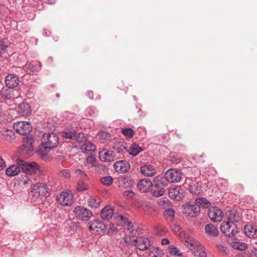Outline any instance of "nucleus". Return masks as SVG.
Returning a JSON list of instances; mask_svg holds the SVG:
<instances>
[{"label": "nucleus", "mask_w": 257, "mask_h": 257, "mask_svg": "<svg viewBox=\"0 0 257 257\" xmlns=\"http://www.w3.org/2000/svg\"><path fill=\"white\" fill-rule=\"evenodd\" d=\"M17 163L26 174L32 177L34 180H36L42 174L40 166L35 162L28 163L22 160L18 159Z\"/></svg>", "instance_id": "1"}, {"label": "nucleus", "mask_w": 257, "mask_h": 257, "mask_svg": "<svg viewBox=\"0 0 257 257\" xmlns=\"http://www.w3.org/2000/svg\"><path fill=\"white\" fill-rule=\"evenodd\" d=\"M59 143V139L54 133H48L43 135L42 138V148L47 152L56 148Z\"/></svg>", "instance_id": "2"}, {"label": "nucleus", "mask_w": 257, "mask_h": 257, "mask_svg": "<svg viewBox=\"0 0 257 257\" xmlns=\"http://www.w3.org/2000/svg\"><path fill=\"white\" fill-rule=\"evenodd\" d=\"M153 186L154 188L152 194L156 197H160L164 193V189L167 186L165 179L160 176H157L154 178Z\"/></svg>", "instance_id": "3"}, {"label": "nucleus", "mask_w": 257, "mask_h": 257, "mask_svg": "<svg viewBox=\"0 0 257 257\" xmlns=\"http://www.w3.org/2000/svg\"><path fill=\"white\" fill-rule=\"evenodd\" d=\"M32 192L33 197L40 199L47 197L49 194L48 187L41 183H37L33 186Z\"/></svg>", "instance_id": "4"}, {"label": "nucleus", "mask_w": 257, "mask_h": 257, "mask_svg": "<svg viewBox=\"0 0 257 257\" xmlns=\"http://www.w3.org/2000/svg\"><path fill=\"white\" fill-rule=\"evenodd\" d=\"M58 202L62 206H70L74 202V196L69 191H63L56 196Z\"/></svg>", "instance_id": "5"}, {"label": "nucleus", "mask_w": 257, "mask_h": 257, "mask_svg": "<svg viewBox=\"0 0 257 257\" xmlns=\"http://www.w3.org/2000/svg\"><path fill=\"white\" fill-rule=\"evenodd\" d=\"M73 212L75 217L82 221H87L92 216V213L89 210L81 206L75 207Z\"/></svg>", "instance_id": "6"}, {"label": "nucleus", "mask_w": 257, "mask_h": 257, "mask_svg": "<svg viewBox=\"0 0 257 257\" xmlns=\"http://www.w3.org/2000/svg\"><path fill=\"white\" fill-rule=\"evenodd\" d=\"M208 217L213 222H220L223 217V213L221 209L216 206H211L207 210Z\"/></svg>", "instance_id": "7"}, {"label": "nucleus", "mask_w": 257, "mask_h": 257, "mask_svg": "<svg viewBox=\"0 0 257 257\" xmlns=\"http://www.w3.org/2000/svg\"><path fill=\"white\" fill-rule=\"evenodd\" d=\"M14 128L20 135L25 136L31 131L32 125L28 121H20L14 123Z\"/></svg>", "instance_id": "8"}, {"label": "nucleus", "mask_w": 257, "mask_h": 257, "mask_svg": "<svg viewBox=\"0 0 257 257\" xmlns=\"http://www.w3.org/2000/svg\"><path fill=\"white\" fill-rule=\"evenodd\" d=\"M220 229L222 233L229 236H232L237 232V228L235 223L224 221L221 223Z\"/></svg>", "instance_id": "9"}, {"label": "nucleus", "mask_w": 257, "mask_h": 257, "mask_svg": "<svg viewBox=\"0 0 257 257\" xmlns=\"http://www.w3.org/2000/svg\"><path fill=\"white\" fill-rule=\"evenodd\" d=\"M182 178V173L176 169H170L165 173V179L171 183L179 182Z\"/></svg>", "instance_id": "10"}, {"label": "nucleus", "mask_w": 257, "mask_h": 257, "mask_svg": "<svg viewBox=\"0 0 257 257\" xmlns=\"http://www.w3.org/2000/svg\"><path fill=\"white\" fill-rule=\"evenodd\" d=\"M183 212L189 216L195 217L198 216L200 210H199V207L194 202L193 203L188 202L183 206Z\"/></svg>", "instance_id": "11"}, {"label": "nucleus", "mask_w": 257, "mask_h": 257, "mask_svg": "<svg viewBox=\"0 0 257 257\" xmlns=\"http://www.w3.org/2000/svg\"><path fill=\"white\" fill-rule=\"evenodd\" d=\"M89 229L93 233H100L105 231V225L100 220H94L89 223Z\"/></svg>", "instance_id": "12"}, {"label": "nucleus", "mask_w": 257, "mask_h": 257, "mask_svg": "<svg viewBox=\"0 0 257 257\" xmlns=\"http://www.w3.org/2000/svg\"><path fill=\"white\" fill-rule=\"evenodd\" d=\"M99 158L103 162L113 161L115 158V153L113 151L103 149L99 152Z\"/></svg>", "instance_id": "13"}, {"label": "nucleus", "mask_w": 257, "mask_h": 257, "mask_svg": "<svg viewBox=\"0 0 257 257\" xmlns=\"http://www.w3.org/2000/svg\"><path fill=\"white\" fill-rule=\"evenodd\" d=\"M134 245L141 250L147 249L151 245L149 239L146 237H139L134 239Z\"/></svg>", "instance_id": "14"}, {"label": "nucleus", "mask_w": 257, "mask_h": 257, "mask_svg": "<svg viewBox=\"0 0 257 257\" xmlns=\"http://www.w3.org/2000/svg\"><path fill=\"white\" fill-rule=\"evenodd\" d=\"M114 170L118 173H124L126 172L130 168L129 163L124 160L116 162L113 165Z\"/></svg>", "instance_id": "15"}, {"label": "nucleus", "mask_w": 257, "mask_h": 257, "mask_svg": "<svg viewBox=\"0 0 257 257\" xmlns=\"http://www.w3.org/2000/svg\"><path fill=\"white\" fill-rule=\"evenodd\" d=\"M140 170L141 173L146 177H152L154 176L156 173V170L155 167L149 164L142 166Z\"/></svg>", "instance_id": "16"}, {"label": "nucleus", "mask_w": 257, "mask_h": 257, "mask_svg": "<svg viewBox=\"0 0 257 257\" xmlns=\"http://www.w3.org/2000/svg\"><path fill=\"white\" fill-rule=\"evenodd\" d=\"M183 189L181 187H175L169 189V195L171 199L179 200L184 196Z\"/></svg>", "instance_id": "17"}, {"label": "nucleus", "mask_w": 257, "mask_h": 257, "mask_svg": "<svg viewBox=\"0 0 257 257\" xmlns=\"http://www.w3.org/2000/svg\"><path fill=\"white\" fill-rule=\"evenodd\" d=\"M226 218L233 223L238 222L240 220V216L239 212L235 209L227 210L225 214Z\"/></svg>", "instance_id": "18"}, {"label": "nucleus", "mask_w": 257, "mask_h": 257, "mask_svg": "<svg viewBox=\"0 0 257 257\" xmlns=\"http://www.w3.org/2000/svg\"><path fill=\"white\" fill-rule=\"evenodd\" d=\"M19 79L17 76L14 74H9L5 78V83L9 88H15L19 84Z\"/></svg>", "instance_id": "19"}, {"label": "nucleus", "mask_w": 257, "mask_h": 257, "mask_svg": "<svg viewBox=\"0 0 257 257\" xmlns=\"http://www.w3.org/2000/svg\"><path fill=\"white\" fill-rule=\"evenodd\" d=\"M34 139L32 137H27L23 139V150L27 153H30L33 151Z\"/></svg>", "instance_id": "20"}, {"label": "nucleus", "mask_w": 257, "mask_h": 257, "mask_svg": "<svg viewBox=\"0 0 257 257\" xmlns=\"http://www.w3.org/2000/svg\"><path fill=\"white\" fill-rule=\"evenodd\" d=\"M153 186L152 182L148 179H143L139 181L137 188L144 192H146Z\"/></svg>", "instance_id": "21"}, {"label": "nucleus", "mask_w": 257, "mask_h": 257, "mask_svg": "<svg viewBox=\"0 0 257 257\" xmlns=\"http://www.w3.org/2000/svg\"><path fill=\"white\" fill-rule=\"evenodd\" d=\"M114 210L110 206H106L100 212V216L103 220H110L113 214Z\"/></svg>", "instance_id": "22"}, {"label": "nucleus", "mask_w": 257, "mask_h": 257, "mask_svg": "<svg viewBox=\"0 0 257 257\" xmlns=\"http://www.w3.org/2000/svg\"><path fill=\"white\" fill-rule=\"evenodd\" d=\"M80 150L83 153L88 154L95 151V145L89 141H85L80 147Z\"/></svg>", "instance_id": "23"}, {"label": "nucleus", "mask_w": 257, "mask_h": 257, "mask_svg": "<svg viewBox=\"0 0 257 257\" xmlns=\"http://www.w3.org/2000/svg\"><path fill=\"white\" fill-rule=\"evenodd\" d=\"M244 231L245 235L249 237L254 239L257 237V227L247 225L244 227Z\"/></svg>", "instance_id": "24"}, {"label": "nucleus", "mask_w": 257, "mask_h": 257, "mask_svg": "<svg viewBox=\"0 0 257 257\" xmlns=\"http://www.w3.org/2000/svg\"><path fill=\"white\" fill-rule=\"evenodd\" d=\"M19 112L23 116H29L31 113V107L30 105L27 103H21L19 106Z\"/></svg>", "instance_id": "25"}, {"label": "nucleus", "mask_w": 257, "mask_h": 257, "mask_svg": "<svg viewBox=\"0 0 257 257\" xmlns=\"http://www.w3.org/2000/svg\"><path fill=\"white\" fill-rule=\"evenodd\" d=\"M21 167L18 165H12L6 170V174L9 177H13L18 175L21 171Z\"/></svg>", "instance_id": "26"}, {"label": "nucleus", "mask_w": 257, "mask_h": 257, "mask_svg": "<svg viewBox=\"0 0 257 257\" xmlns=\"http://www.w3.org/2000/svg\"><path fill=\"white\" fill-rule=\"evenodd\" d=\"M206 233L211 236H216L218 234L217 228L212 224H207L205 226Z\"/></svg>", "instance_id": "27"}, {"label": "nucleus", "mask_w": 257, "mask_h": 257, "mask_svg": "<svg viewBox=\"0 0 257 257\" xmlns=\"http://www.w3.org/2000/svg\"><path fill=\"white\" fill-rule=\"evenodd\" d=\"M143 151L142 147L138 145L133 144L131 146L130 149L127 152L132 156H136Z\"/></svg>", "instance_id": "28"}, {"label": "nucleus", "mask_w": 257, "mask_h": 257, "mask_svg": "<svg viewBox=\"0 0 257 257\" xmlns=\"http://www.w3.org/2000/svg\"><path fill=\"white\" fill-rule=\"evenodd\" d=\"M100 198L96 196H91L88 199V205L91 208H98L100 205Z\"/></svg>", "instance_id": "29"}, {"label": "nucleus", "mask_w": 257, "mask_h": 257, "mask_svg": "<svg viewBox=\"0 0 257 257\" xmlns=\"http://www.w3.org/2000/svg\"><path fill=\"white\" fill-rule=\"evenodd\" d=\"M193 253L195 257H207L205 248L201 244H198L195 250L193 251Z\"/></svg>", "instance_id": "30"}, {"label": "nucleus", "mask_w": 257, "mask_h": 257, "mask_svg": "<svg viewBox=\"0 0 257 257\" xmlns=\"http://www.w3.org/2000/svg\"><path fill=\"white\" fill-rule=\"evenodd\" d=\"M194 203L199 207V210L201 207H207L210 205V202L204 197L197 198Z\"/></svg>", "instance_id": "31"}, {"label": "nucleus", "mask_w": 257, "mask_h": 257, "mask_svg": "<svg viewBox=\"0 0 257 257\" xmlns=\"http://www.w3.org/2000/svg\"><path fill=\"white\" fill-rule=\"evenodd\" d=\"M164 217L169 221H173L175 216V211L173 209H166L164 212Z\"/></svg>", "instance_id": "32"}, {"label": "nucleus", "mask_w": 257, "mask_h": 257, "mask_svg": "<svg viewBox=\"0 0 257 257\" xmlns=\"http://www.w3.org/2000/svg\"><path fill=\"white\" fill-rule=\"evenodd\" d=\"M24 69L29 74H32L38 71V67L32 62L27 63L24 66Z\"/></svg>", "instance_id": "33"}, {"label": "nucleus", "mask_w": 257, "mask_h": 257, "mask_svg": "<svg viewBox=\"0 0 257 257\" xmlns=\"http://www.w3.org/2000/svg\"><path fill=\"white\" fill-rule=\"evenodd\" d=\"M232 247L235 249L243 251L247 247L246 244L240 241H233L231 243Z\"/></svg>", "instance_id": "34"}, {"label": "nucleus", "mask_w": 257, "mask_h": 257, "mask_svg": "<svg viewBox=\"0 0 257 257\" xmlns=\"http://www.w3.org/2000/svg\"><path fill=\"white\" fill-rule=\"evenodd\" d=\"M122 134L127 138H132L135 135L134 131L130 127H125L121 129Z\"/></svg>", "instance_id": "35"}, {"label": "nucleus", "mask_w": 257, "mask_h": 257, "mask_svg": "<svg viewBox=\"0 0 257 257\" xmlns=\"http://www.w3.org/2000/svg\"><path fill=\"white\" fill-rule=\"evenodd\" d=\"M189 191L195 194H199L201 191V187L196 183H192L189 185Z\"/></svg>", "instance_id": "36"}, {"label": "nucleus", "mask_w": 257, "mask_h": 257, "mask_svg": "<svg viewBox=\"0 0 257 257\" xmlns=\"http://www.w3.org/2000/svg\"><path fill=\"white\" fill-rule=\"evenodd\" d=\"M113 181V179L111 176L103 177L100 179V183L106 186H110L112 184Z\"/></svg>", "instance_id": "37"}, {"label": "nucleus", "mask_w": 257, "mask_h": 257, "mask_svg": "<svg viewBox=\"0 0 257 257\" xmlns=\"http://www.w3.org/2000/svg\"><path fill=\"white\" fill-rule=\"evenodd\" d=\"M163 254L162 250L158 247H154L150 252L149 256L150 257H161Z\"/></svg>", "instance_id": "38"}, {"label": "nucleus", "mask_w": 257, "mask_h": 257, "mask_svg": "<svg viewBox=\"0 0 257 257\" xmlns=\"http://www.w3.org/2000/svg\"><path fill=\"white\" fill-rule=\"evenodd\" d=\"M126 144L123 145L121 143H119L117 144H116L114 147V148L116 152L118 153H123L124 151H126V147L125 146Z\"/></svg>", "instance_id": "39"}, {"label": "nucleus", "mask_w": 257, "mask_h": 257, "mask_svg": "<svg viewBox=\"0 0 257 257\" xmlns=\"http://www.w3.org/2000/svg\"><path fill=\"white\" fill-rule=\"evenodd\" d=\"M75 174L77 178L86 180L87 179L86 174L82 170L77 169L75 171Z\"/></svg>", "instance_id": "40"}, {"label": "nucleus", "mask_w": 257, "mask_h": 257, "mask_svg": "<svg viewBox=\"0 0 257 257\" xmlns=\"http://www.w3.org/2000/svg\"><path fill=\"white\" fill-rule=\"evenodd\" d=\"M217 248L218 251L220 253L223 254V255H227L229 254L230 251L229 249L226 246L218 244L217 245Z\"/></svg>", "instance_id": "41"}, {"label": "nucleus", "mask_w": 257, "mask_h": 257, "mask_svg": "<svg viewBox=\"0 0 257 257\" xmlns=\"http://www.w3.org/2000/svg\"><path fill=\"white\" fill-rule=\"evenodd\" d=\"M85 113L87 116L93 117L97 115V110L94 107L90 106L86 109Z\"/></svg>", "instance_id": "42"}, {"label": "nucleus", "mask_w": 257, "mask_h": 257, "mask_svg": "<svg viewBox=\"0 0 257 257\" xmlns=\"http://www.w3.org/2000/svg\"><path fill=\"white\" fill-rule=\"evenodd\" d=\"M169 248L170 253L171 255H177L179 256H182V253H181L179 249L177 247L173 245H170Z\"/></svg>", "instance_id": "43"}, {"label": "nucleus", "mask_w": 257, "mask_h": 257, "mask_svg": "<svg viewBox=\"0 0 257 257\" xmlns=\"http://www.w3.org/2000/svg\"><path fill=\"white\" fill-rule=\"evenodd\" d=\"M86 161L87 163L90 164L93 167H96L98 164L95 157L93 155L88 156L86 159Z\"/></svg>", "instance_id": "44"}, {"label": "nucleus", "mask_w": 257, "mask_h": 257, "mask_svg": "<svg viewBox=\"0 0 257 257\" xmlns=\"http://www.w3.org/2000/svg\"><path fill=\"white\" fill-rule=\"evenodd\" d=\"M3 137L5 140L10 141L15 139V134L12 131L7 130L4 133Z\"/></svg>", "instance_id": "45"}, {"label": "nucleus", "mask_w": 257, "mask_h": 257, "mask_svg": "<svg viewBox=\"0 0 257 257\" xmlns=\"http://www.w3.org/2000/svg\"><path fill=\"white\" fill-rule=\"evenodd\" d=\"M185 244L190 250L192 251V253L196 249V247L198 245L197 243L194 242V241L187 240L185 241Z\"/></svg>", "instance_id": "46"}, {"label": "nucleus", "mask_w": 257, "mask_h": 257, "mask_svg": "<svg viewBox=\"0 0 257 257\" xmlns=\"http://www.w3.org/2000/svg\"><path fill=\"white\" fill-rule=\"evenodd\" d=\"M88 188V185L83 181H78L76 188L78 191H83L87 190Z\"/></svg>", "instance_id": "47"}, {"label": "nucleus", "mask_w": 257, "mask_h": 257, "mask_svg": "<svg viewBox=\"0 0 257 257\" xmlns=\"http://www.w3.org/2000/svg\"><path fill=\"white\" fill-rule=\"evenodd\" d=\"M75 131L63 132L62 136L66 139H71L75 136Z\"/></svg>", "instance_id": "48"}, {"label": "nucleus", "mask_w": 257, "mask_h": 257, "mask_svg": "<svg viewBox=\"0 0 257 257\" xmlns=\"http://www.w3.org/2000/svg\"><path fill=\"white\" fill-rule=\"evenodd\" d=\"M59 175L65 178H69L71 177V174L69 170L63 169L59 172Z\"/></svg>", "instance_id": "49"}, {"label": "nucleus", "mask_w": 257, "mask_h": 257, "mask_svg": "<svg viewBox=\"0 0 257 257\" xmlns=\"http://www.w3.org/2000/svg\"><path fill=\"white\" fill-rule=\"evenodd\" d=\"M99 137L101 140H105L108 139L110 137V135L107 132L103 131L99 133Z\"/></svg>", "instance_id": "50"}, {"label": "nucleus", "mask_w": 257, "mask_h": 257, "mask_svg": "<svg viewBox=\"0 0 257 257\" xmlns=\"http://www.w3.org/2000/svg\"><path fill=\"white\" fill-rule=\"evenodd\" d=\"M8 47L7 44L3 41H0V53L4 54Z\"/></svg>", "instance_id": "51"}, {"label": "nucleus", "mask_w": 257, "mask_h": 257, "mask_svg": "<svg viewBox=\"0 0 257 257\" xmlns=\"http://www.w3.org/2000/svg\"><path fill=\"white\" fill-rule=\"evenodd\" d=\"M33 178L27 175H26L23 177V184L24 185H28L32 182Z\"/></svg>", "instance_id": "52"}, {"label": "nucleus", "mask_w": 257, "mask_h": 257, "mask_svg": "<svg viewBox=\"0 0 257 257\" xmlns=\"http://www.w3.org/2000/svg\"><path fill=\"white\" fill-rule=\"evenodd\" d=\"M159 204L160 206H162L164 208H166L170 206V202L168 200H162L159 201Z\"/></svg>", "instance_id": "53"}, {"label": "nucleus", "mask_w": 257, "mask_h": 257, "mask_svg": "<svg viewBox=\"0 0 257 257\" xmlns=\"http://www.w3.org/2000/svg\"><path fill=\"white\" fill-rule=\"evenodd\" d=\"M118 218L121 221H122L123 222H124V223L127 224V226H130L132 224V223L131 222L128 221V219L126 217L123 216V215H119Z\"/></svg>", "instance_id": "54"}, {"label": "nucleus", "mask_w": 257, "mask_h": 257, "mask_svg": "<svg viewBox=\"0 0 257 257\" xmlns=\"http://www.w3.org/2000/svg\"><path fill=\"white\" fill-rule=\"evenodd\" d=\"M123 195L129 198H132L135 195V193L132 190H127L123 193Z\"/></svg>", "instance_id": "55"}, {"label": "nucleus", "mask_w": 257, "mask_h": 257, "mask_svg": "<svg viewBox=\"0 0 257 257\" xmlns=\"http://www.w3.org/2000/svg\"><path fill=\"white\" fill-rule=\"evenodd\" d=\"M37 154L39 156L42 157H44L47 155L46 153L44 152L42 149H39V150L37 151Z\"/></svg>", "instance_id": "56"}, {"label": "nucleus", "mask_w": 257, "mask_h": 257, "mask_svg": "<svg viewBox=\"0 0 257 257\" xmlns=\"http://www.w3.org/2000/svg\"><path fill=\"white\" fill-rule=\"evenodd\" d=\"M5 162L3 158L0 156V170L3 169L4 167L5 166Z\"/></svg>", "instance_id": "57"}, {"label": "nucleus", "mask_w": 257, "mask_h": 257, "mask_svg": "<svg viewBox=\"0 0 257 257\" xmlns=\"http://www.w3.org/2000/svg\"><path fill=\"white\" fill-rule=\"evenodd\" d=\"M162 244H163V245H167V244H168L170 242V241L167 238H163L162 240Z\"/></svg>", "instance_id": "58"}, {"label": "nucleus", "mask_w": 257, "mask_h": 257, "mask_svg": "<svg viewBox=\"0 0 257 257\" xmlns=\"http://www.w3.org/2000/svg\"><path fill=\"white\" fill-rule=\"evenodd\" d=\"M250 257H257V248L252 250Z\"/></svg>", "instance_id": "59"}, {"label": "nucleus", "mask_w": 257, "mask_h": 257, "mask_svg": "<svg viewBox=\"0 0 257 257\" xmlns=\"http://www.w3.org/2000/svg\"><path fill=\"white\" fill-rule=\"evenodd\" d=\"M236 257H246V254L245 252H241L236 254Z\"/></svg>", "instance_id": "60"}, {"label": "nucleus", "mask_w": 257, "mask_h": 257, "mask_svg": "<svg viewBox=\"0 0 257 257\" xmlns=\"http://www.w3.org/2000/svg\"><path fill=\"white\" fill-rule=\"evenodd\" d=\"M87 94L88 95V97L90 98H93V92L91 91H88L87 92Z\"/></svg>", "instance_id": "61"}, {"label": "nucleus", "mask_w": 257, "mask_h": 257, "mask_svg": "<svg viewBox=\"0 0 257 257\" xmlns=\"http://www.w3.org/2000/svg\"><path fill=\"white\" fill-rule=\"evenodd\" d=\"M50 33V32L49 31H47V30H43V34L46 36H48L49 35Z\"/></svg>", "instance_id": "62"}, {"label": "nucleus", "mask_w": 257, "mask_h": 257, "mask_svg": "<svg viewBox=\"0 0 257 257\" xmlns=\"http://www.w3.org/2000/svg\"><path fill=\"white\" fill-rule=\"evenodd\" d=\"M47 1L48 2V4H51V5L54 4L56 1V0H47Z\"/></svg>", "instance_id": "63"}, {"label": "nucleus", "mask_w": 257, "mask_h": 257, "mask_svg": "<svg viewBox=\"0 0 257 257\" xmlns=\"http://www.w3.org/2000/svg\"><path fill=\"white\" fill-rule=\"evenodd\" d=\"M2 112H3V106H2V105L0 104V115H1V114H2Z\"/></svg>", "instance_id": "64"}]
</instances>
